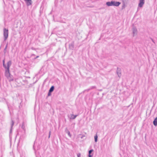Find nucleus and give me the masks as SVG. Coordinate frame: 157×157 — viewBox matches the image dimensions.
<instances>
[{"label":"nucleus","mask_w":157,"mask_h":157,"mask_svg":"<svg viewBox=\"0 0 157 157\" xmlns=\"http://www.w3.org/2000/svg\"><path fill=\"white\" fill-rule=\"evenodd\" d=\"M54 89V86H52L51 87L50 89V90H49V92L51 93V92H52L53 91Z\"/></svg>","instance_id":"obj_11"},{"label":"nucleus","mask_w":157,"mask_h":157,"mask_svg":"<svg viewBox=\"0 0 157 157\" xmlns=\"http://www.w3.org/2000/svg\"><path fill=\"white\" fill-rule=\"evenodd\" d=\"M153 123L155 126H156L157 125V117L155 119Z\"/></svg>","instance_id":"obj_10"},{"label":"nucleus","mask_w":157,"mask_h":157,"mask_svg":"<svg viewBox=\"0 0 157 157\" xmlns=\"http://www.w3.org/2000/svg\"><path fill=\"white\" fill-rule=\"evenodd\" d=\"M20 78H17V79H15V81L18 83V84L19 85L21 84V82L20 81Z\"/></svg>","instance_id":"obj_9"},{"label":"nucleus","mask_w":157,"mask_h":157,"mask_svg":"<svg viewBox=\"0 0 157 157\" xmlns=\"http://www.w3.org/2000/svg\"><path fill=\"white\" fill-rule=\"evenodd\" d=\"M117 74L118 76L119 77H120L121 76V73L120 72L117 71Z\"/></svg>","instance_id":"obj_13"},{"label":"nucleus","mask_w":157,"mask_h":157,"mask_svg":"<svg viewBox=\"0 0 157 157\" xmlns=\"http://www.w3.org/2000/svg\"><path fill=\"white\" fill-rule=\"evenodd\" d=\"M26 3V5L28 6H30L32 4V1L31 0H24Z\"/></svg>","instance_id":"obj_8"},{"label":"nucleus","mask_w":157,"mask_h":157,"mask_svg":"<svg viewBox=\"0 0 157 157\" xmlns=\"http://www.w3.org/2000/svg\"><path fill=\"white\" fill-rule=\"evenodd\" d=\"M66 132L67 133L68 135L69 136H70V137H71V135L70 134V132L69 131L67 130V131Z\"/></svg>","instance_id":"obj_14"},{"label":"nucleus","mask_w":157,"mask_h":157,"mask_svg":"<svg viewBox=\"0 0 157 157\" xmlns=\"http://www.w3.org/2000/svg\"><path fill=\"white\" fill-rule=\"evenodd\" d=\"M78 157H81V154L80 153H78L77 154Z\"/></svg>","instance_id":"obj_17"},{"label":"nucleus","mask_w":157,"mask_h":157,"mask_svg":"<svg viewBox=\"0 0 157 157\" xmlns=\"http://www.w3.org/2000/svg\"><path fill=\"white\" fill-rule=\"evenodd\" d=\"M50 93V92H49V93H48V96H50V93Z\"/></svg>","instance_id":"obj_19"},{"label":"nucleus","mask_w":157,"mask_h":157,"mask_svg":"<svg viewBox=\"0 0 157 157\" xmlns=\"http://www.w3.org/2000/svg\"><path fill=\"white\" fill-rule=\"evenodd\" d=\"M39 57V56H36V58H37Z\"/></svg>","instance_id":"obj_20"},{"label":"nucleus","mask_w":157,"mask_h":157,"mask_svg":"<svg viewBox=\"0 0 157 157\" xmlns=\"http://www.w3.org/2000/svg\"><path fill=\"white\" fill-rule=\"evenodd\" d=\"M92 155H91L90 154H89V157H92Z\"/></svg>","instance_id":"obj_18"},{"label":"nucleus","mask_w":157,"mask_h":157,"mask_svg":"<svg viewBox=\"0 0 157 157\" xmlns=\"http://www.w3.org/2000/svg\"><path fill=\"white\" fill-rule=\"evenodd\" d=\"M98 136L97 134L94 137L95 141L96 142L98 140Z\"/></svg>","instance_id":"obj_12"},{"label":"nucleus","mask_w":157,"mask_h":157,"mask_svg":"<svg viewBox=\"0 0 157 157\" xmlns=\"http://www.w3.org/2000/svg\"><path fill=\"white\" fill-rule=\"evenodd\" d=\"M14 124V122L13 121H12V124L11 125V128H12L13 126V125Z\"/></svg>","instance_id":"obj_16"},{"label":"nucleus","mask_w":157,"mask_h":157,"mask_svg":"<svg viewBox=\"0 0 157 157\" xmlns=\"http://www.w3.org/2000/svg\"><path fill=\"white\" fill-rule=\"evenodd\" d=\"M93 151V150H90L89 151V154H90Z\"/></svg>","instance_id":"obj_15"},{"label":"nucleus","mask_w":157,"mask_h":157,"mask_svg":"<svg viewBox=\"0 0 157 157\" xmlns=\"http://www.w3.org/2000/svg\"><path fill=\"white\" fill-rule=\"evenodd\" d=\"M3 36L4 38V40H6L8 36V30L6 28L3 29Z\"/></svg>","instance_id":"obj_3"},{"label":"nucleus","mask_w":157,"mask_h":157,"mask_svg":"<svg viewBox=\"0 0 157 157\" xmlns=\"http://www.w3.org/2000/svg\"><path fill=\"white\" fill-rule=\"evenodd\" d=\"M50 134H49V137H50Z\"/></svg>","instance_id":"obj_21"},{"label":"nucleus","mask_w":157,"mask_h":157,"mask_svg":"<svg viewBox=\"0 0 157 157\" xmlns=\"http://www.w3.org/2000/svg\"><path fill=\"white\" fill-rule=\"evenodd\" d=\"M138 33L137 30L135 27H133L132 29V33L133 36H136Z\"/></svg>","instance_id":"obj_5"},{"label":"nucleus","mask_w":157,"mask_h":157,"mask_svg":"<svg viewBox=\"0 0 157 157\" xmlns=\"http://www.w3.org/2000/svg\"><path fill=\"white\" fill-rule=\"evenodd\" d=\"M68 116L70 119H74L77 117V115L72 114L70 115H68Z\"/></svg>","instance_id":"obj_7"},{"label":"nucleus","mask_w":157,"mask_h":157,"mask_svg":"<svg viewBox=\"0 0 157 157\" xmlns=\"http://www.w3.org/2000/svg\"><path fill=\"white\" fill-rule=\"evenodd\" d=\"M10 67L8 66V67H7L5 68L6 69L5 75L9 81H11L13 80V76L10 74Z\"/></svg>","instance_id":"obj_1"},{"label":"nucleus","mask_w":157,"mask_h":157,"mask_svg":"<svg viewBox=\"0 0 157 157\" xmlns=\"http://www.w3.org/2000/svg\"><path fill=\"white\" fill-rule=\"evenodd\" d=\"M11 61H9L7 63L6 65L5 64V59L3 60V65L4 68L7 67H10L11 65Z\"/></svg>","instance_id":"obj_4"},{"label":"nucleus","mask_w":157,"mask_h":157,"mask_svg":"<svg viewBox=\"0 0 157 157\" xmlns=\"http://www.w3.org/2000/svg\"><path fill=\"white\" fill-rule=\"evenodd\" d=\"M121 3V2H119L112 1L111 2H106V5L108 6H118L120 5Z\"/></svg>","instance_id":"obj_2"},{"label":"nucleus","mask_w":157,"mask_h":157,"mask_svg":"<svg viewBox=\"0 0 157 157\" xmlns=\"http://www.w3.org/2000/svg\"><path fill=\"white\" fill-rule=\"evenodd\" d=\"M144 3L145 0H139L138 9L139 7H142L144 4Z\"/></svg>","instance_id":"obj_6"}]
</instances>
